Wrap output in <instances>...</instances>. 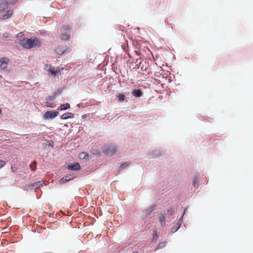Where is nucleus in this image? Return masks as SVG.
<instances>
[{
	"mask_svg": "<svg viewBox=\"0 0 253 253\" xmlns=\"http://www.w3.org/2000/svg\"><path fill=\"white\" fill-rule=\"evenodd\" d=\"M21 47L26 49H31L34 48H39L42 46V42L36 37L33 36L30 38L26 37L18 39L15 42Z\"/></svg>",
	"mask_w": 253,
	"mask_h": 253,
	"instance_id": "obj_1",
	"label": "nucleus"
},
{
	"mask_svg": "<svg viewBox=\"0 0 253 253\" xmlns=\"http://www.w3.org/2000/svg\"><path fill=\"white\" fill-rule=\"evenodd\" d=\"M118 151V147L114 143L105 145L102 148V153L107 157L115 155Z\"/></svg>",
	"mask_w": 253,
	"mask_h": 253,
	"instance_id": "obj_2",
	"label": "nucleus"
},
{
	"mask_svg": "<svg viewBox=\"0 0 253 253\" xmlns=\"http://www.w3.org/2000/svg\"><path fill=\"white\" fill-rule=\"evenodd\" d=\"M45 68L46 71L48 72V74L53 77H56L59 74L61 73V71L65 69L64 67H55L51 66V65H48L47 64L45 65Z\"/></svg>",
	"mask_w": 253,
	"mask_h": 253,
	"instance_id": "obj_3",
	"label": "nucleus"
},
{
	"mask_svg": "<svg viewBox=\"0 0 253 253\" xmlns=\"http://www.w3.org/2000/svg\"><path fill=\"white\" fill-rule=\"evenodd\" d=\"M59 114L58 111L55 110H49L44 112L42 115V119L45 121L53 120Z\"/></svg>",
	"mask_w": 253,
	"mask_h": 253,
	"instance_id": "obj_4",
	"label": "nucleus"
},
{
	"mask_svg": "<svg viewBox=\"0 0 253 253\" xmlns=\"http://www.w3.org/2000/svg\"><path fill=\"white\" fill-rule=\"evenodd\" d=\"M54 51L56 54L62 55L66 54L70 52L69 48L66 44L59 45L57 46L55 49Z\"/></svg>",
	"mask_w": 253,
	"mask_h": 253,
	"instance_id": "obj_5",
	"label": "nucleus"
},
{
	"mask_svg": "<svg viewBox=\"0 0 253 253\" xmlns=\"http://www.w3.org/2000/svg\"><path fill=\"white\" fill-rule=\"evenodd\" d=\"M9 61V59L5 56L0 58V67L1 71L6 73L9 72V70L7 69V65Z\"/></svg>",
	"mask_w": 253,
	"mask_h": 253,
	"instance_id": "obj_6",
	"label": "nucleus"
},
{
	"mask_svg": "<svg viewBox=\"0 0 253 253\" xmlns=\"http://www.w3.org/2000/svg\"><path fill=\"white\" fill-rule=\"evenodd\" d=\"M66 165L67 169L69 170L78 171L82 169L80 163L77 162L73 163H67Z\"/></svg>",
	"mask_w": 253,
	"mask_h": 253,
	"instance_id": "obj_7",
	"label": "nucleus"
},
{
	"mask_svg": "<svg viewBox=\"0 0 253 253\" xmlns=\"http://www.w3.org/2000/svg\"><path fill=\"white\" fill-rule=\"evenodd\" d=\"M13 10L8 9L5 12L0 16V21H3L10 18L13 14Z\"/></svg>",
	"mask_w": 253,
	"mask_h": 253,
	"instance_id": "obj_8",
	"label": "nucleus"
},
{
	"mask_svg": "<svg viewBox=\"0 0 253 253\" xmlns=\"http://www.w3.org/2000/svg\"><path fill=\"white\" fill-rule=\"evenodd\" d=\"M163 153L161 150L155 149L148 153V156L149 158L155 159L163 155Z\"/></svg>",
	"mask_w": 253,
	"mask_h": 253,
	"instance_id": "obj_9",
	"label": "nucleus"
},
{
	"mask_svg": "<svg viewBox=\"0 0 253 253\" xmlns=\"http://www.w3.org/2000/svg\"><path fill=\"white\" fill-rule=\"evenodd\" d=\"M166 213L165 211L163 212H161L158 213V218L160 223L162 227H164L166 225Z\"/></svg>",
	"mask_w": 253,
	"mask_h": 253,
	"instance_id": "obj_10",
	"label": "nucleus"
},
{
	"mask_svg": "<svg viewBox=\"0 0 253 253\" xmlns=\"http://www.w3.org/2000/svg\"><path fill=\"white\" fill-rule=\"evenodd\" d=\"M74 178V177L73 176L72 174H67L63 177H62L60 179L59 181V183L60 184H65L69 181L73 180Z\"/></svg>",
	"mask_w": 253,
	"mask_h": 253,
	"instance_id": "obj_11",
	"label": "nucleus"
},
{
	"mask_svg": "<svg viewBox=\"0 0 253 253\" xmlns=\"http://www.w3.org/2000/svg\"><path fill=\"white\" fill-rule=\"evenodd\" d=\"M71 109V105L69 103L66 102L64 103L60 104L57 107L56 109L58 111V112L59 113V111H66Z\"/></svg>",
	"mask_w": 253,
	"mask_h": 253,
	"instance_id": "obj_12",
	"label": "nucleus"
},
{
	"mask_svg": "<svg viewBox=\"0 0 253 253\" xmlns=\"http://www.w3.org/2000/svg\"><path fill=\"white\" fill-rule=\"evenodd\" d=\"M76 114L70 112H66L60 116V119L63 120H66L69 119H73Z\"/></svg>",
	"mask_w": 253,
	"mask_h": 253,
	"instance_id": "obj_13",
	"label": "nucleus"
},
{
	"mask_svg": "<svg viewBox=\"0 0 253 253\" xmlns=\"http://www.w3.org/2000/svg\"><path fill=\"white\" fill-rule=\"evenodd\" d=\"M117 101L119 103H123L126 100H126L127 98L126 97V94L124 92H119L117 94L116 98Z\"/></svg>",
	"mask_w": 253,
	"mask_h": 253,
	"instance_id": "obj_14",
	"label": "nucleus"
},
{
	"mask_svg": "<svg viewBox=\"0 0 253 253\" xmlns=\"http://www.w3.org/2000/svg\"><path fill=\"white\" fill-rule=\"evenodd\" d=\"M10 6L8 2L5 0H0V12H4Z\"/></svg>",
	"mask_w": 253,
	"mask_h": 253,
	"instance_id": "obj_15",
	"label": "nucleus"
},
{
	"mask_svg": "<svg viewBox=\"0 0 253 253\" xmlns=\"http://www.w3.org/2000/svg\"><path fill=\"white\" fill-rule=\"evenodd\" d=\"M199 177L200 174L199 173L195 174L192 179V186L195 188H198L199 186Z\"/></svg>",
	"mask_w": 253,
	"mask_h": 253,
	"instance_id": "obj_16",
	"label": "nucleus"
},
{
	"mask_svg": "<svg viewBox=\"0 0 253 253\" xmlns=\"http://www.w3.org/2000/svg\"><path fill=\"white\" fill-rule=\"evenodd\" d=\"M131 94L135 98H140L143 95V92L141 89L134 88L132 90Z\"/></svg>",
	"mask_w": 253,
	"mask_h": 253,
	"instance_id": "obj_17",
	"label": "nucleus"
},
{
	"mask_svg": "<svg viewBox=\"0 0 253 253\" xmlns=\"http://www.w3.org/2000/svg\"><path fill=\"white\" fill-rule=\"evenodd\" d=\"M157 206V204H154L149 207L147 209L144 211V216L147 217L150 215L152 213V212L156 209Z\"/></svg>",
	"mask_w": 253,
	"mask_h": 253,
	"instance_id": "obj_18",
	"label": "nucleus"
},
{
	"mask_svg": "<svg viewBox=\"0 0 253 253\" xmlns=\"http://www.w3.org/2000/svg\"><path fill=\"white\" fill-rule=\"evenodd\" d=\"M79 158L82 160L88 161L91 158V156L87 152H81L79 154Z\"/></svg>",
	"mask_w": 253,
	"mask_h": 253,
	"instance_id": "obj_19",
	"label": "nucleus"
},
{
	"mask_svg": "<svg viewBox=\"0 0 253 253\" xmlns=\"http://www.w3.org/2000/svg\"><path fill=\"white\" fill-rule=\"evenodd\" d=\"M167 242L166 241H162L160 240L158 245L155 247L154 252H156L159 250L162 249L166 246Z\"/></svg>",
	"mask_w": 253,
	"mask_h": 253,
	"instance_id": "obj_20",
	"label": "nucleus"
},
{
	"mask_svg": "<svg viewBox=\"0 0 253 253\" xmlns=\"http://www.w3.org/2000/svg\"><path fill=\"white\" fill-rule=\"evenodd\" d=\"M160 233L158 231L157 229H153V233L152 234V238L151 239V243L155 242L158 239L160 236Z\"/></svg>",
	"mask_w": 253,
	"mask_h": 253,
	"instance_id": "obj_21",
	"label": "nucleus"
},
{
	"mask_svg": "<svg viewBox=\"0 0 253 253\" xmlns=\"http://www.w3.org/2000/svg\"><path fill=\"white\" fill-rule=\"evenodd\" d=\"M55 98H56V97L54 96V95L53 94L51 96L49 95L45 97V101H46L45 103L46 104H47L49 102H52L55 99ZM45 106L47 107H49V108H53V107L51 105L46 104Z\"/></svg>",
	"mask_w": 253,
	"mask_h": 253,
	"instance_id": "obj_22",
	"label": "nucleus"
},
{
	"mask_svg": "<svg viewBox=\"0 0 253 253\" xmlns=\"http://www.w3.org/2000/svg\"><path fill=\"white\" fill-rule=\"evenodd\" d=\"M60 39L62 41H68L70 39V34L67 32L62 33L60 36Z\"/></svg>",
	"mask_w": 253,
	"mask_h": 253,
	"instance_id": "obj_23",
	"label": "nucleus"
},
{
	"mask_svg": "<svg viewBox=\"0 0 253 253\" xmlns=\"http://www.w3.org/2000/svg\"><path fill=\"white\" fill-rule=\"evenodd\" d=\"M66 87L65 85H63L62 87H59L57 90L53 92V94L56 98V97L60 95L63 92V90L66 89Z\"/></svg>",
	"mask_w": 253,
	"mask_h": 253,
	"instance_id": "obj_24",
	"label": "nucleus"
},
{
	"mask_svg": "<svg viewBox=\"0 0 253 253\" xmlns=\"http://www.w3.org/2000/svg\"><path fill=\"white\" fill-rule=\"evenodd\" d=\"M167 73L169 74V75H167V77L166 78V80H168L169 82V83L171 82L172 81L175 80V77L174 75L171 73H170L169 72L167 71ZM163 78H165L164 76H163Z\"/></svg>",
	"mask_w": 253,
	"mask_h": 253,
	"instance_id": "obj_25",
	"label": "nucleus"
},
{
	"mask_svg": "<svg viewBox=\"0 0 253 253\" xmlns=\"http://www.w3.org/2000/svg\"><path fill=\"white\" fill-rule=\"evenodd\" d=\"M130 164L129 161H124L120 163L119 169L122 170L127 168Z\"/></svg>",
	"mask_w": 253,
	"mask_h": 253,
	"instance_id": "obj_26",
	"label": "nucleus"
},
{
	"mask_svg": "<svg viewBox=\"0 0 253 253\" xmlns=\"http://www.w3.org/2000/svg\"><path fill=\"white\" fill-rule=\"evenodd\" d=\"M90 153L96 157L99 158L101 157V154L100 150L96 149H92Z\"/></svg>",
	"mask_w": 253,
	"mask_h": 253,
	"instance_id": "obj_27",
	"label": "nucleus"
},
{
	"mask_svg": "<svg viewBox=\"0 0 253 253\" xmlns=\"http://www.w3.org/2000/svg\"><path fill=\"white\" fill-rule=\"evenodd\" d=\"M35 189H38L42 187L43 185V181H37L34 183Z\"/></svg>",
	"mask_w": 253,
	"mask_h": 253,
	"instance_id": "obj_28",
	"label": "nucleus"
},
{
	"mask_svg": "<svg viewBox=\"0 0 253 253\" xmlns=\"http://www.w3.org/2000/svg\"><path fill=\"white\" fill-rule=\"evenodd\" d=\"M27 166V163L25 161H21L18 164L19 169H21L20 171H24V168Z\"/></svg>",
	"mask_w": 253,
	"mask_h": 253,
	"instance_id": "obj_29",
	"label": "nucleus"
},
{
	"mask_svg": "<svg viewBox=\"0 0 253 253\" xmlns=\"http://www.w3.org/2000/svg\"><path fill=\"white\" fill-rule=\"evenodd\" d=\"M174 212V209L172 207H170L168 209L167 211V215L169 218H170L173 214Z\"/></svg>",
	"mask_w": 253,
	"mask_h": 253,
	"instance_id": "obj_30",
	"label": "nucleus"
},
{
	"mask_svg": "<svg viewBox=\"0 0 253 253\" xmlns=\"http://www.w3.org/2000/svg\"><path fill=\"white\" fill-rule=\"evenodd\" d=\"M181 226V225L176 222V223L171 228V232L172 233H174L179 229Z\"/></svg>",
	"mask_w": 253,
	"mask_h": 253,
	"instance_id": "obj_31",
	"label": "nucleus"
},
{
	"mask_svg": "<svg viewBox=\"0 0 253 253\" xmlns=\"http://www.w3.org/2000/svg\"><path fill=\"white\" fill-rule=\"evenodd\" d=\"M19 169V167L18 168L17 165L15 163L11 164V170L12 173H16L18 172V169Z\"/></svg>",
	"mask_w": 253,
	"mask_h": 253,
	"instance_id": "obj_32",
	"label": "nucleus"
},
{
	"mask_svg": "<svg viewBox=\"0 0 253 253\" xmlns=\"http://www.w3.org/2000/svg\"><path fill=\"white\" fill-rule=\"evenodd\" d=\"M46 145H47L48 147H51L52 148H54V142L51 140H47L46 142Z\"/></svg>",
	"mask_w": 253,
	"mask_h": 253,
	"instance_id": "obj_33",
	"label": "nucleus"
},
{
	"mask_svg": "<svg viewBox=\"0 0 253 253\" xmlns=\"http://www.w3.org/2000/svg\"><path fill=\"white\" fill-rule=\"evenodd\" d=\"M6 164V162L5 161L0 160V169L4 167Z\"/></svg>",
	"mask_w": 253,
	"mask_h": 253,
	"instance_id": "obj_34",
	"label": "nucleus"
},
{
	"mask_svg": "<svg viewBox=\"0 0 253 253\" xmlns=\"http://www.w3.org/2000/svg\"><path fill=\"white\" fill-rule=\"evenodd\" d=\"M26 187H27V188H28L30 190H34V189H35L34 185V183H30V184H27L26 186Z\"/></svg>",
	"mask_w": 253,
	"mask_h": 253,
	"instance_id": "obj_35",
	"label": "nucleus"
},
{
	"mask_svg": "<svg viewBox=\"0 0 253 253\" xmlns=\"http://www.w3.org/2000/svg\"><path fill=\"white\" fill-rule=\"evenodd\" d=\"M30 168V169L32 171L34 172V171H35L36 170V165H33L32 164H30L29 165Z\"/></svg>",
	"mask_w": 253,
	"mask_h": 253,
	"instance_id": "obj_36",
	"label": "nucleus"
},
{
	"mask_svg": "<svg viewBox=\"0 0 253 253\" xmlns=\"http://www.w3.org/2000/svg\"><path fill=\"white\" fill-rule=\"evenodd\" d=\"M183 214H182L181 216L179 217V218L178 220V221L177 222V223H179L180 225H182V224L183 222Z\"/></svg>",
	"mask_w": 253,
	"mask_h": 253,
	"instance_id": "obj_37",
	"label": "nucleus"
},
{
	"mask_svg": "<svg viewBox=\"0 0 253 253\" xmlns=\"http://www.w3.org/2000/svg\"><path fill=\"white\" fill-rule=\"evenodd\" d=\"M9 34L7 32H4L2 34V37L4 40H6V39L8 38L9 37Z\"/></svg>",
	"mask_w": 253,
	"mask_h": 253,
	"instance_id": "obj_38",
	"label": "nucleus"
},
{
	"mask_svg": "<svg viewBox=\"0 0 253 253\" xmlns=\"http://www.w3.org/2000/svg\"><path fill=\"white\" fill-rule=\"evenodd\" d=\"M63 28L65 30L70 31L71 29V27L69 25H67L63 26Z\"/></svg>",
	"mask_w": 253,
	"mask_h": 253,
	"instance_id": "obj_39",
	"label": "nucleus"
},
{
	"mask_svg": "<svg viewBox=\"0 0 253 253\" xmlns=\"http://www.w3.org/2000/svg\"><path fill=\"white\" fill-rule=\"evenodd\" d=\"M39 34L42 36H44L46 35V31L44 30H41L39 31Z\"/></svg>",
	"mask_w": 253,
	"mask_h": 253,
	"instance_id": "obj_40",
	"label": "nucleus"
},
{
	"mask_svg": "<svg viewBox=\"0 0 253 253\" xmlns=\"http://www.w3.org/2000/svg\"><path fill=\"white\" fill-rule=\"evenodd\" d=\"M24 34L23 32H20L16 35V38H23Z\"/></svg>",
	"mask_w": 253,
	"mask_h": 253,
	"instance_id": "obj_41",
	"label": "nucleus"
},
{
	"mask_svg": "<svg viewBox=\"0 0 253 253\" xmlns=\"http://www.w3.org/2000/svg\"><path fill=\"white\" fill-rule=\"evenodd\" d=\"M89 116V114H83V115H82V119H85L87 117H88Z\"/></svg>",
	"mask_w": 253,
	"mask_h": 253,
	"instance_id": "obj_42",
	"label": "nucleus"
},
{
	"mask_svg": "<svg viewBox=\"0 0 253 253\" xmlns=\"http://www.w3.org/2000/svg\"><path fill=\"white\" fill-rule=\"evenodd\" d=\"M182 208H183V212L182 214H183V215H184L186 214V212L187 211L188 208V207H185V208L182 207Z\"/></svg>",
	"mask_w": 253,
	"mask_h": 253,
	"instance_id": "obj_43",
	"label": "nucleus"
},
{
	"mask_svg": "<svg viewBox=\"0 0 253 253\" xmlns=\"http://www.w3.org/2000/svg\"><path fill=\"white\" fill-rule=\"evenodd\" d=\"M141 58H140V59H136V62H138V65H140L141 63H142V61H141Z\"/></svg>",
	"mask_w": 253,
	"mask_h": 253,
	"instance_id": "obj_44",
	"label": "nucleus"
},
{
	"mask_svg": "<svg viewBox=\"0 0 253 253\" xmlns=\"http://www.w3.org/2000/svg\"><path fill=\"white\" fill-rule=\"evenodd\" d=\"M140 70H141L142 71H145V70H146V69H144V67H143V66H142L141 67Z\"/></svg>",
	"mask_w": 253,
	"mask_h": 253,
	"instance_id": "obj_45",
	"label": "nucleus"
},
{
	"mask_svg": "<svg viewBox=\"0 0 253 253\" xmlns=\"http://www.w3.org/2000/svg\"><path fill=\"white\" fill-rule=\"evenodd\" d=\"M134 30H138V32L139 31V30H140V28L139 27H136L135 29H134ZM139 33V32H138Z\"/></svg>",
	"mask_w": 253,
	"mask_h": 253,
	"instance_id": "obj_46",
	"label": "nucleus"
},
{
	"mask_svg": "<svg viewBox=\"0 0 253 253\" xmlns=\"http://www.w3.org/2000/svg\"><path fill=\"white\" fill-rule=\"evenodd\" d=\"M132 253H139L137 251H133Z\"/></svg>",
	"mask_w": 253,
	"mask_h": 253,
	"instance_id": "obj_47",
	"label": "nucleus"
},
{
	"mask_svg": "<svg viewBox=\"0 0 253 253\" xmlns=\"http://www.w3.org/2000/svg\"><path fill=\"white\" fill-rule=\"evenodd\" d=\"M2 114V109L0 107V115Z\"/></svg>",
	"mask_w": 253,
	"mask_h": 253,
	"instance_id": "obj_48",
	"label": "nucleus"
},
{
	"mask_svg": "<svg viewBox=\"0 0 253 253\" xmlns=\"http://www.w3.org/2000/svg\"><path fill=\"white\" fill-rule=\"evenodd\" d=\"M32 232H33V233H36V229H33V230H32Z\"/></svg>",
	"mask_w": 253,
	"mask_h": 253,
	"instance_id": "obj_49",
	"label": "nucleus"
},
{
	"mask_svg": "<svg viewBox=\"0 0 253 253\" xmlns=\"http://www.w3.org/2000/svg\"><path fill=\"white\" fill-rule=\"evenodd\" d=\"M173 59H176V57H175V55H173Z\"/></svg>",
	"mask_w": 253,
	"mask_h": 253,
	"instance_id": "obj_50",
	"label": "nucleus"
},
{
	"mask_svg": "<svg viewBox=\"0 0 253 253\" xmlns=\"http://www.w3.org/2000/svg\"><path fill=\"white\" fill-rule=\"evenodd\" d=\"M169 29H171V30H173V27H172V26H169Z\"/></svg>",
	"mask_w": 253,
	"mask_h": 253,
	"instance_id": "obj_51",
	"label": "nucleus"
},
{
	"mask_svg": "<svg viewBox=\"0 0 253 253\" xmlns=\"http://www.w3.org/2000/svg\"><path fill=\"white\" fill-rule=\"evenodd\" d=\"M64 126H66V127H68V125H67V124H65V125H64Z\"/></svg>",
	"mask_w": 253,
	"mask_h": 253,
	"instance_id": "obj_52",
	"label": "nucleus"
},
{
	"mask_svg": "<svg viewBox=\"0 0 253 253\" xmlns=\"http://www.w3.org/2000/svg\"><path fill=\"white\" fill-rule=\"evenodd\" d=\"M159 75H161V74H158V75L157 76V77H158V76H159Z\"/></svg>",
	"mask_w": 253,
	"mask_h": 253,
	"instance_id": "obj_53",
	"label": "nucleus"
},
{
	"mask_svg": "<svg viewBox=\"0 0 253 253\" xmlns=\"http://www.w3.org/2000/svg\"><path fill=\"white\" fill-rule=\"evenodd\" d=\"M159 75H161V74H158V75L157 76V77H158V76H159Z\"/></svg>",
	"mask_w": 253,
	"mask_h": 253,
	"instance_id": "obj_54",
	"label": "nucleus"
},
{
	"mask_svg": "<svg viewBox=\"0 0 253 253\" xmlns=\"http://www.w3.org/2000/svg\"><path fill=\"white\" fill-rule=\"evenodd\" d=\"M159 75H161V74H158V75L157 76V77H158V76H159Z\"/></svg>",
	"mask_w": 253,
	"mask_h": 253,
	"instance_id": "obj_55",
	"label": "nucleus"
},
{
	"mask_svg": "<svg viewBox=\"0 0 253 253\" xmlns=\"http://www.w3.org/2000/svg\"><path fill=\"white\" fill-rule=\"evenodd\" d=\"M0 79L2 78V76H1L0 75Z\"/></svg>",
	"mask_w": 253,
	"mask_h": 253,
	"instance_id": "obj_56",
	"label": "nucleus"
},
{
	"mask_svg": "<svg viewBox=\"0 0 253 253\" xmlns=\"http://www.w3.org/2000/svg\"><path fill=\"white\" fill-rule=\"evenodd\" d=\"M162 97H163V96H159V98H162Z\"/></svg>",
	"mask_w": 253,
	"mask_h": 253,
	"instance_id": "obj_57",
	"label": "nucleus"
},
{
	"mask_svg": "<svg viewBox=\"0 0 253 253\" xmlns=\"http://www.w3.org/2000/svg\"><path fill=\"white\" fill-rule=\"evenodd\" d=\"M80 104H78V105H77V106H78V107H80Z\"/></svg>",
	"mask_w": 253,
	"mask_h": 253,
	"instance_id": "obj_58",
	"label": "nucleus"
},
{
	"mask_svg": "<svg viewBox=\"0 0 253 253\" xmlns=\"http://www.w3.org/2000/svg\"><path fill=\"white\" fill-rule=\"evenodd\" d=\"M154 61H156V59H155V58H154Z\"/></svg>",
	"mask_w": 253,
	"mask_h": 253,
	"instance_id": "obj_59",
	"label": "nucleus"
},
{
	"mask_svg": "<svg viewBox=\"0 0 253 253\" xmlns=\"http://www.w3.org/2000/svg\"><path fill=\"white\" fill-rule=\"evenodd\" d=\"M38 233L39 234H41V232H38Z\"/></svg>",
	"mask_w": 253,
	"mask_h": 253,
	"instance_id": "obj_60",
	"label": "nucleus"
},
{
	"mask_svg": "<svg viewBox=\"0 0 253 253\" xmlns=\"http://www.w3.org/2000/svg\"><path fill=\"white\" fill-rule=\"evenodd\" d=\"M172 51H174V49H172Z\"/></svg>",
	"mask_w": 253,
	"mask_h": 253,
	"instance_id": "obj_61",
	"label": "nucleus"
},
{
	"mask_svg": "<svg viewBox=\"0 0 253 253\" xmlns=\"http://www.w3.org/2000/svg\"><path fill=\"white\" fill-rule=\"evenodd\" d=\"M65 70L67 71V70H68V69H65Z\"/></svg>",
	"mask_w": 253,
	"mask_h": 253,
	"instance_id": "obj_62",
	"label": "nucleus"
}]
</instances>
